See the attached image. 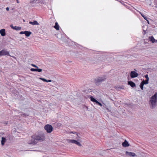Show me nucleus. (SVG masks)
<instances>
[{
  "label": "nucleus",
  "mask_w": 157,
  "mask_h": 157,
  "mask_svg": "<svg viewBox=\"0 0 157 157\" xmlns=\"http://www.w3.org/2000/svg\"><path fill=\"white\" fill-rule=\"evenodd\" d=\"M157 103V93L152 96L150 98L149 105L150 108L151 109L155 108Z\"/></svg>",
  "instance_id": "nucleus-1"
},
{
  "label": "nucleus",
  "mask_w": 157,
  "mask_h": 157,
  "mask_svg": "<svg viewBox=\"0 0 157 157\" xmlns=\"http://www.w3.org/2000/svg\"><path fill=\"white\" fill-rule=\"evenodd\" d=\"M32 137L36 139V141L42 142L44 141L45 139V135L44 133L34 135L32 136Z\"/></svg>",
  "instance_id": "nucleus-2"
},
{
  "label": "nucleus",
  "mask_w": 157,
  "mask_h": 157,
  "mask_svg": "<svg viewBox=\"0 0 157 157\" xmlns=\"http://www.w3.org/2000/svg\"><path fill=\"white\" fill-rule=\"evenodd\" d=\"M106 79L105 76L98 77L94 80V82L97 85H99L102 82L104 81Z\"/></svg>",
  "instance_id": "nucleus-3"
},
{
  "label": "nucleus",
  "mask_w": 157,
  "mask_h": 157,
  "mask_svg": "<svg viewBox=\"0 0 157 157\" xmlns=\"http://www.w3.org/2000/svg\"><path fill=\"white\" fill-rule=\"evenodd\" d=\"M44 128L48 133H51L53 130V127L50 124L46 125L44 127Z\"/></svg>",
  "instance_id": "nucleus-4"
},
{
  "label": "nucleus",
  "mask_w": 157,
  "mask_h": 157,
  "mask_svg": "<svg viewBox=\"0 0 157 157\" xmlns=\"http://www.w3.org/2000/svg\"><path fill=\"white\" fill-rule=\"evenodd\" d=\"M7 55L11 56L9 54V52L6 49H3L0 51V57L2 56Z\"/></svg>",
  "instance_id": "nucleus-5"
},
{
  "label": "nucleus",
  "mask_w": 157,
  "mask_h": 157,
  "mask_svg": "<svg viewBox=\"0 0 157 157\" xmlns=\"http://www.w3.org/2000/svg\"><path fill=\"white\" fill-rule=\"evenodd\" d=\"M20 34H25L26 36L28 37L32 34V33L30 31H25L20 32Z\"/></svg>",
  "instance_id": "nucleus-6"
},
{
  "label": "nucleus",
  "mask_w": 157,
  "mask_h": 157,
  "mask_svg": "<svg viewBox=\"0 0 157 157\" xmlns=\"http://www.w3.org/2000/svg\"><path fill=\"white\" fill-rule=\"evenodd\" d=\"M32 139L30 140H29L28 141V143L29 144H35L37 143L36 141V139L32 137V136H31Z\"/></svg>",
  "instance_id": "nucleus-7"
},
{
  "label": "nucleus",
  "mask_w": 157,
  "mask_h": 157,
  "mask_svg": "<svg viewBox=\"0 0 157 157\" xmlns=\"http://www.w3.org/2000/svg\"><path fill=\"white\" fill-rule=\"evenodd\" d=\"M138 75V73L134 71H132L130 73V76L132 78L136 77Z\"/></svg>",
  "instance_id": "nucleus-8"
},
{
  "label": "nucleus",
  "mask_w": 157,
  "mask_h": 157,
  "mask_svg": "<svg viewBox=\"0 0 157 157\" xmlns=\"http://www.w3.org/2000/svg\"><path fill=\"white\" fill-rule=\"evenodd\" d=\"M69 140V142H70L72 143L75 144L78 146H81L82 145L79 142H78L77 140Z\"/></svg>",
  "instance_id": "nucleus-9"
},
{
  "label": "nucleus",
  "mask_w": 157,
  "mask_h": 157,
  "mask_svg": "<svg viewBox=\"0 0 157 157\" xmlns=\"http://www.w3.org/2000/svg\"><path fill=\"white\" fill-rule=\"evenodd\" d=\"M125 154L126 155H128L130 156L134 157L136 155V154L133 152H130L128 151H126L125 152Z\"/></svg>",
  "instance_id": "nucleus-10"
},
{
  "label": "nucleus",
  "mask_w": 157,
  "mask_h": 157,
  "mask_svg": "<svg viewBox=\"0 0 157 157\" xmlns=\"http://www.w3.org/2000/svg\"><path fill=\"white\" fill-rule=\"evenodd\" d=\"M0 33L2 36H4L6 35L5 29H2L0 30Z\"/></svg>",
  "instance_id": "nucleus-11"
},
{
  "label": "nucleus",
  "mask_w": 157,
  "mask_h": 157,
  "mask_svg": "<svg viewBox=\"0 0 157 157\" xmlns=\"http://www.w3.org/2000/svg\"><path fill=\"white\" fill-rule=\"evenodd\" d=\"M122 145L124 147H128L129 145L128 143L126 140H125L124 142L122 143Z\"/></svg>",
  "instance_id": "nucleus-12"
},
{
  "label": "nucleus",
  "mask_w": 157,
  "mask_h": 157,
  "mask_svg": "<svg viewBox=\"0 0 157 157\" xmlns=\"http://www.w3.org/2000/svg\"><path fill=\"white\" fill-rule=\"evenodd\" d=\"M30 70L32 71H38V72H41L42 70L41 69H39V68H31L30 69Z\"/></svg>",
  "instance_id": "nucleus-13"
},
{
  "label": "nucleus",
  "mask_w": 157,
  "mask_h": 157,
  "mask_svg": "<svg viewBox=\"0 0 157 157\" xmlns=\"http://www.w3.org/2000/svg\"><path fill=\"white\" fill-rule=\"evenodd\" d=\"M128 84L130 85L132 87L136 86L135 84L133 82L131 81H128Z\"/></svg>",
  "instance_id": "nucleus-14"
},
{
  "label": "nucleus",
  "mask_w": 157,
  "mask_h": 157,
  "mask_svg": "<svg viewBox=\"0 0 157 157\" xmlns=\"http://www.w3.org/2000/svg\"><path fill=\"white\" fill-rule=\"evenodd\" d=\"M29 23L33 25H39V24L38 23L37 21H34L33 22L29 21Z\"/></svg>",
  "instance_id": "nucleus-15"
},
{
  "label": "nucleus",
  "mask_w": 157,
  "mask_h": 157,
  "mask_svg": "<svg viewBox=\"0 0 157 157\" xmlns=\"http://www.w3.org/2000/svg\"><path fill=\"white\" fill-rule=\"evenodd\" d=\"M6 139L4 137H2V140L1 141V144L2 145H3L6 142Z\"/></svg>",
  "instance_id": "nucleus-16"
},
{
  "label": "nucleus",
  "mask_w": 157,
  "mask_h": 157,
  "mask_svg": "<svg viewBox=\"0 0 157 157\" xmlns=\"http://www.w3.org/2000/svg\"><path fill=\"white\" fill-rule=\"evenodd\" d=\"M54 28L57 30H59V26L57 22H56Z\"/></svg>",
  "instance_id": "nucleus-17"
},
{
  "label": "nucleus",
  "mask_w": 157,
  "mask_h": 157,
  "mask_svg": "<svg viewBox=\"0 0 157 157\" xmlns=\"http://www.w3.org/2000/svg\"><path fill=\"white\" fill-rule=\"evenodd\" d=\"M149 39H150V40L151 41L152 43H154L155 42V40L154 39V38L153 36L149 37Z\"/></svg>",
  "instance_id": "nucleus-18"
},
{
  "label": "nucleus",
  "mask_w": 157,
  "mask_h": 157,
  "mask_svg": "<svg viewBox=\"0 0 157 157\" xmlns=\"http://www.w3.org/2000/svg\"><path fill=\"white\" fill-rule=\"evenodd\" d=\"M148 81L149 80H143L141 82V83H143L144 84H147L148 83Z\"/></svg>",
  "instance_id": "nucleus-19"
},
{
  "label": "nucleus",
  "mask_w": 157,
  "mask_h": 157,
  "mask_svg": "<svg viewBox=\"0 0 157 157\" xmlns=\"http://www.w3.org/2000/svg\"><path fill=\"white\" fill-rule=\"evenodd\" d=\"M21 29V27H20L14 26V29L16 30H20Z\"/></svg>",
  "instance_id": "nucleus-20"
},
{
  "label": "nucleus",
  "mask_w": 157,
  "mask_h": 157,
  "mask_svg": "<svg viewBox=\"0 0 157 157\" xmlns=\"http://www.w3.org/2000/svg\"><path fill=\"white\" fill-rule=\"evenodd\" d=\"M140 14L144 18V19L145 20H147V17L144 15L142 13H140Z\"/></svg>",
  "instance_id": "nucleus-21"
},
{
  "label": "nucleus",
  "mask_w": 157,
  "mask_h": 157,
  "mask_svg": "<svg viewBox=\"0 0 157 157\" xmlns=\"http://www.w3.org/2000/svg\"><path fill=\"white\" fill-rule=\"evenodd\" d=\"M115 88L117 90H120L122 89L121 87L117 86H115Z\"/></svg>",
  "instance_id": "nucleus-22"
},
{
  "label": "nucleus",
  "mask_w": 157,
  "mask_h": 157,
  "mask_svg": "<svg viewBox=\"0 0 157 157\" xmlns=\"http://www.w3.org/2000/svg\"><path fill=\"white\" fill-rule=\"evenodd\" d=\"M90 100L91 101L95 102V101L96 100L93 97L91 96L90 97Z\"/></svg>",
  "instance_id": "nucleus-23"
},
{
  "label": "nucleus",
  "mask_w": 157,
  "mask_h": 157,
  "mask_svg": "<svg viewBox=\"0 0 157 157\" xmlns=\"http://www.w3.org/2000/svg\"><path fill=\"white\" fill-rule=\"evenodd\" d=\"M144 84L143 83H141L140 85V87L141 88V89L142 90H143V86Z\"/></svg>",
  "instance_id": "nucleus-24"
},
{
  "label": "nucleus",
  "mask_w": 157,
  "mask_h": 157,
  "mask_svg": "<svg viewBox=\"0 0 157 157\" xmlns=\"http://www.w3.org/2000/svg\"><path fill=\"white\" fill-rule=\"evenodd\" d=\"M144 77L146 78V80H149V78L148 77V75H145Z\"/></svg>",
  "instance_id": "nucleus-25"
},
{
  "label": "nucleus",
  "mask_w": 157,
  "mask_h": 157,
  "mask_svg": "<svg viewBox=\"0 0 157 157\" xmlns=\"http://www.w3.org/2000/svg\"><path fill=\"white\" fill-rule=\"evenodd\" d=\"M40 78V79L42 80V81H43L44 82H47V80L46 79H45V78Z\"/></svg>",
  "instance_id": "nucleus-26"
},
{
  "label": "nucleus",
  "mask_w": 157,
  "mask_h": 157,
  "mask_svg": "<svg viewBox=\"0 0 157 157\" xmlns=\"http://www.w3.org/2000/svg\"><path fill=\"white\" fill-rule=\"evenodd\" d=\"M10 27H11L12 29H14V27L12 25H10Z\"/></svg>",
  "instance_id": "nucleus-27"
},
{
  "label": "nucleus",
  "mask_w": 157,
  "mask_h": 157,
  "mask_svg": "<svg viewBox=\"0 0 157 157\" xmlns=\"http://www.w3.org/2000/svg\"><path fill=\"white\" fill-rule=\"evenodd\" d=\"M10 27H11L12 29H14V27L12 25H10Z\"/></svg>",
  "instance_id": "nucleus-28"
},
{
  "label": "nucleus",
  "mask_w": 157,
  "mask_h": 157,
  "mask_svg": "<svg viewBox=\"0 0 157 157\" xmlns=\"http://www.w3.org/2000/svg\"><path fill=\"white\" fill-rule=\"evenodd\" d=\"M98 105H100L101 106H102V104L99 102L98 103Z\"/></svg>",
  "instance_id": "nucleus-29"
},
{
  "label": "nucleus",
  "mask_w": 157,
  "mask_h": 157,
  "mask_svg": "<svg viewBox=\"0 0 157 157\" xmlns=\"http://www.w3.org/2000/svg\"><path fill=\"white\" fill-rule=\"evenodd\" d=\"M32 66L34 67H36V68H38V67L36 66V65H34V64H32Z\"/></svg>",
  "instance_id": "nucleus-30"
},
{
  "label": "nucleus",
  "mask_w": 157,
  "mask_h": 157,
  "mask_svg": "<svg viewBox=\"0 0 157 157\" xmlns=\"http://www.w3.org/2000/svg\"><path fill=\"white\" fill-rule=\"evenodd\" d=\"M96 104H98V103L99 102V101H98L97 100H96L95 101V102Z\"/></svg>",
  "instance_id": "nucleus-31"
},
{
  "label": "nucleus",
  "mask_w": 157,
  "mask_h": 157,
  "mask_svg": "<svg viewBox=\"0 0 157 157\" xmlns=\"http://www.w3.org/2000/svg\"><path fill=\"white\" fill-rule=\"evenodd\" d=\"M52 82V80H47V82Z\"/></svg>",
  "instance_id": "nucleus-32"
},
{
  "label": "nucleus",
  "mask_w": 157,
  "mask_h": 157,
  "mask_svg": "<svg viewBox=\"0 0 157 157\" xmlns=\"http://www.w3.org/2000/svg\"><path fill=\"white\" fill-rule=\"evenodd\" d=\"M6 10L7 11H9V8L8 7H7L6 8Z\"/></svg>",
  "instance_id": "nucleus-33"
},
{
  "label": "nucleus",
  "mask_w": 157,
  "mask_h": 157,
  "mask_svg": "<svg viewBox=\"0 0 157 157\" xmlns=\"http://www.w3.org/2000/svg\"><path fill=\"white\" fill-rule=\"evenodd\" d=\"M16 1H17V3H19V2L18 1V0H16Z\"/></svg>",
  "instance_id": "nucleus-34"
},
{
  "label": "nucleus",
  "mask_w": 157,
  "mask_h": 157,
  "mask_svg": "<svg viewBox=\"0 0 157 157\" xmlns=\"http://www.w3.org/2000/svg\"><path fill=\"white\" fill-rule=\"evenodd\" d=\"M146 20L147 21V22L148 24H149V21L147 20H147Z\"/></svg>",
  "instance_id": "nucleus-35"
},
{
  "label": "nucleus",
  "mask_w": 157,
  "mask_h": 157,
  "mask_svg": "<svg viewBox=\"0 0 157 157\" xmlns=\"http://www.w3.org/2000/svg\"><path fill=\"white\" fill-rule=\"evenodd\" d=\"M155 42L157 43V40H155Z\"/></svg>",
  "instance_id": "nucleus-36"
},
{
  "label": "nucleus",
  "mask_w": 157,
  "mask_h": 157,
  "mask_svg": "<svg viewBox=\"0 0 157 157\" xmlns=\"http://www.w3.org/2000/svg\"><path fill=\"white\" fill-rule=\"evenodd\" d=\"M72 133L74 134V133H75V132H74V133L72 132Z\"/></svg>",
  "instance_id": "nucleus-37"
},
{
  "label": "nucleus",
  "mask_w": 157,
  "mask_h": 157,
  "mask_svg": "<svg viewBox=\"0 0 157 157\" xmlns=\"http://www.w3.org/2000/svg\"><path fill=\"white\" fill-rule=\"evenodd\" d=\"M13 58H15V57L13 56Z\"/></svg>",
  "instance_id": "nucleus-38"
}]
</instances>
